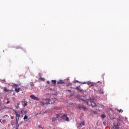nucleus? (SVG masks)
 <instances>
[{
    "label": "nucleus",
    "mask_w": 129,
    "mask_h": 129,
    "mask_svg": "<svg viewBox=\"0 0 129 129\" xmlns=\"http://www.w3.org/2000/svg\"><path fill=\"white\" fill-rule=\"evenodd\" d=\"M30 97L31 98H32V99H33L34 100H37V101L40 100V98L35 96L34 95H31L30 96Z\"/></svg>",
    "instance_id": "obj_7"
},
{
    "label": "nucleus",
    "mask_w": 129,
    "mask_h": 129,
    "mask_svg": "<svg viewBox=\"0 0 129 129\" xmlns=\"http://www.w3.org/2000/svg\"><path fill=\"white\" fill-rule=\"evenodd\" d=\"M83 125H84V122H81L80 124L79 125L77 126V128L79 129L80 128V127H82V126H83Z\"/></svg>",
    "instance_id": "obj_9"
},
{
    "label": "nucleus",
    "mask_w": 129,
    "mask_h": 129,
    "mask_svg": "<svg viewBox=\"0 0 129 129\" xmlns=\"http://www.w3.org/2000/svg\"><path fill=\"white\" fill-rule=\"evenodd\" d=\"M14 112L15 113L16 118L20 119V117H21V112L18 111H14Z\"/></svg>",
    "instance_id": "obj_4"
},
{
    "label": "nucleus",
    "mask_w": 129,
    "mask_h": 129,
    "mask_svg": "<svg viewBox=\"0 0 129 129\" xmlns=\"http://www.w3.org/2000/svg\"><path fill=\"white\" fill-rule=\"evenodd\" d=\"M24 111V113H25V114L27 113V111Z\"/></svg>",
    "instance_id": "obj_34"
},
{
    "label": "nucleus",
    "mask_w": 129,
    "mask_h": 129,
    "mask_svg": "<svg viewBox=\"0 0 129 129\" xmlns=\"http://www.w3.org/2000/svg\"><path fill=\"white\" fill-rule=\"evenodd\" d=\"M68 91H69L70 92L71 91L70 90H68Z\"/></svg>",
    "instance_id": "obj_39"
},
{
    "label": "nucleus",
    "mask_w": 129,
    "mask_h": 129,
    "mask_svg": "<svg viewBox=\"0 0 129 129\" xmlns=\"http://www.w3.org/2000/svg\"><path fill=\"white\" fill-rule=\"evenodd\" d=\"M81 100L84 101L85 103H86L87 105H90L92 106V107H94L96 105V103L94 102V99L90 98L89 100H84L83 99L81 98ZM90 103V104H89Z\"/></svg>",
    "instance_id": "obj_2"
},
{
    "label": "nucleus",
    "mask_w": 129,
    "mask_h": 129,
    "mask_svg": "<svg viewBox=\"0 0 129 129\" xmlns=\"http://www.w3.org/2000/svg\"><path fill=\"white\" fill-rule=\"evenodd\" d=\"M0 122L2 124H3V122H2V120L0 119Z\"/></svg>",
    "instance_id": "obj_35"
},
{
    "label": "nucleus",
    "mask_w": 129,
    "mask_h": 129,
    "mask_svg": "<svg viewBox=\"0 0 129 129\" xmlns=\"http://www.w3.org/2000/svg\"><path fill=\"white\" fill-rule=\"evenodd\" d=\"M78 108L79 109H83V110H86V109H87V108H86V107H84L83 105L78 106Z\"/></svg>",
    "instance_id": "obj_8"
},
{
    "label": "nucleus",
    "mask_w": 129,
    "mask_h": 129,
    "mask_svg": "<svg viewBox=\"0 0 129 129\" xmlns=\"http://www.w3.org/2000/svg\"><path fill=\"white\" fill-rule=\"evenodd\" d=\"M38 127H39V128L44 129V128H43V127H42L40 125H38Z\"/></svg>",
    "instance_id": "obj_28"
},
{
    "label": "nucleus",
    "mask_w": 129,
    "mask_h": 129,
    "mask_svg": "<svg viewBox=\"0 0 129 129\" xmlns=\"http://www.w3.org/2000/svg\"><path fill=\"white\" fill-rule=\"evenodd\" d=\"M38 114H42V113H39V114H37V115H38Z\"/></svg>",
    "instance_id": "obj_36"
},
{
    "label": "nucleus",
    "mask_w": 129,
    "mask_h": 129,
    "mask_svg": "<svg viewBox=\"0 0 129 129\" xmlns=\"http://www.w3.org/2000/svg\"><path fill=\"white\" fill-rule=\"evenodd\" d=\"M23 119H24V120H26V119H28V116L25 115L24 116V118H23Z\"/></svg>",
    "instance_id": "obj_18"
},
{
    "label": "nucleus",
    "mask_w": 129,
    "mask_h": 129,
    "mask_svg": "<svg viewBox=\"0 0 129 129\" xmlns=\"http://www.w3.org/2000/svg\"><path fill=\"white\" fill-rule=\"evenodd\" d=\"M117 120L122 121V120H123V117H122V116H119L118 118H117Z\"/></svg>",
    "instance_id": "obj_10"
},
{
    "label": "nucleus",
    "mask_w": 129,
    "mask_h": 129,
    "mask_svg": "<svg viewBox=\"0 0 129 129\" xmlns=\"http://www.w3.org/2000/svg\"><path fill=\"white\" fill-rule=\"evenodd\" d=\"M15 91H16V92H20V88H15Z\"/></svg>",
    "instance_id": "obj_15"
},
{
    "label": "nucleus",
    "mask_w": 129,
    "mask_h": 129,
    "mask_svg": "<svg viewBox=\"0 0 129 129\" xmlns=\"http://www.w3.org/2000/svg\"><path fill=\"white\" fill-rule=\"evenodd\" d=\"M58 115H60V114H57L56 117H53L52 119V121L53 122L57 121L58 119H60V117H59Z\"/></svg>",
    "instance_id": "obj_5"
},
{
    "label": "nucleus",
    "mask_w": 129,
    "mask_h": 129,
    "mask_svg": "<svg viewBox=\"0 0 129 129\" xmlns=\"http://www.w3.org/2000/svg\"><path fill=\"white\" fill-rule=\"evenodd\" d=\"M77 81V82H78V81Z\"/></svg>",
    "instance_id": "obj_41"
},
{
    "label": "nucleus",
    "mask_w": 129,
    "mask_h": 129,
    "mask_svg": "<svg viewBox=\"0 0 129 129\" xmlns=\"http://www.w3.org/2000/svg\"><path fill=\"white\" fill-rule=\"evenodd\" d=\"M99 93L100 94H103L104 92H103V89H100L99 90Z\"/></svg>",
    "instance_id": "obj_13"
},
{
    "label": "nucleus",
    "mask_w": 129,
    "mask_h": 129,
    "mask_svg": "<svg viewBox=\"0 0 129 129\" xmlns=\"http://www.w3.org/2000/svg\"><path fill=\"white\" fill-rule=\"evenodd\" d=\"M6 116H8V115H6Z\"/></svg>",
    "instance_id": "obj_40"
},
{
    "label": "nucleus",
    "mask_w": 129,
    "mask_h": 129,
    "mask_svg": "<svg viewBox=\"0 0 129 129\" xmlns=\"http://www.w3.org/2000/svg\"><path fill=\"white\" fill-rule=\"evenodd\" d=\"M14 86H15V87H18V85L16 84H14Z\"/></svg>",
    "instance_id": "obj_23"
},
{
    "label": "nucleus",
    "mask_w": 129,
    "mask_h": 129,
    "mask_svg": "<svg viewBox=\"0 0 129 129\" xmlns=\"http://www.w3.org/2000/svg\"><path fill=\"white\" fill-rule=\"evenodd\" d=\"M15 107H16V109H18V108H19V106L17 105V106H16Z\"/></svg>",
    "instance_id": "obj_31"
},
{
    "label": "nucleus",
    "mask_w": 129,
    "mask_h": 129,
    "mask_svg": "<svg viewBox=\"0 0 129 129\" xmlns=\"http://www.w3.org/2000/svg\"><path fill=\"white\" fill-rule=\"evenodd\" d=\"M39 79H40V80H41L42 81H44V80H45V79H44V78H40Z\"/></svg>",
    "instance_id": "obj_22"
},
{
    "label": "nucleus",
    "mask_w": 129,
    "mask_h": 129,
    "mask_svg": "<svg viewBox=\"0 0 129 129\" xmlns=\"http://www.w3.org/2000/svg\"><path fill=\"white\" fill-rule=\"evenodd\" d=\"M23 111H24V110H22L21 111H20V114H22V113H23Z\"/></svg>",
    "instance_id": "obj_29"
},
{
    "label": "nucleus",
    "mask_w": 129,
    "mask_h": 129,
    "mask_svg": "<svg viewBox=\"0 0 129 129\" xmlns=\"http://www.w3.org/2000/svg\"><path fill=\"white\" fill-rule=\"evenodd\" d=\"M20 126V124H16V127H19Z\"/></svg>",
    "instance_id": "obj_26"
},
{
    "label": "nucleus",
    "mask_w": 129,
    "mask_h": 129,
    "mask_svg": "<svg viewBox=\"0 0 129 129\" xmlns=\"http://www.w3.org/2000/svg\"><path fill=\"white\" fill-rule=\"evenodd\" d=\"M57 84H64L65 83L64 82L62 81V80H60L58 82H57Z\"/></svg>",
    "instance_id": "obj_12"
},
{
    "label": "nucleus",
    "mask_w": 129,
    "mask_h": 129,
    "mask_svg": "<svg viewBox=\"0 0 129 129\" xmlns=\"http://www.w3.org/2000/svg\"><path fill=\"white\" fill-rule=\"evenodd\" d=\"M88 85H89V87H90L91 86H93L94 85L93 83L88 81L87 83Z\"/></svg>",
    "instance_id": "obj_11"
},
{
    "label": "nucleus",
    "mask_w": 129,
    "mask_h": 129,
    "mask_svg": "<svg viewBox=\"0 0 129 129\" xmlns=\"http://www.w3.org/2000/svg\"><path fill=\"white\" fill-rule=\"evenodd\" d=\"M51 82H52V83H53V84H55L56 83V82H57V81H56V80H52L51 81Z\"/></svg>",
    "instance_id": "obj_17"
},
{
    "label": "nucleus",
    "mask_w": 129,
    "mask_h": 129,
    "mask_svg": "<svg viewBox=\"0 0 129 129\" xmlns=\"http://www.w3.org/2000/svg\"><path fill=\"white\" fill-rule=\"evenodd\" d=\"M111 111L112 112V109H110Z\"/></svg>",
    "instance_id": "obj_38"
},
{
    "label": "nucleus",
    "mask_w": 129,
    "mask_h": 129,
    "mask_svg": "<svg viewBox=\"0 0 129 129\" xmlns=\"http://www.w3.org/2000/svg\"><path fill=\"white\" fill-rule=\"evenodd\" d=\"M19 120H20V119L16 118V124H19Z\"/></svg>",
    "instance_id": "obj_19"
},
{
    "label": "nucleus",
    "mask_w": 129,
    "mask_h": 129,
    "mask_svg": "<svg viewBox=\"0 0 129 129\" xmlns=\"http://www.w3.org/2000/svg\"><path fill=\"white\" fill-rule=\"evenodd\" d=\"M58 117H59L61 120H62V121H63V122H64V121H69V118H68V117L67 116V115L65 114L63 115H61V114H59V115H58Z\"/></svg>",
    "instance_id": "obj_3"
},
{
    "label": "nucleus",
    "mask_w": 129,
    "mask_h": 129,
    "mask_svg": "<svg viewBox=\"0 0 129 129\" xmlns=\"http://www.w3.org/2000/svg\"><path fill=\"white\" fill-rule=\"evenodd\" d=\"M123 112V110L120 109V110H119V112L120 113V112Z\"/></svg>",
    "instance_id": "obj_27"
},
{
    "label": "nucleus",
    "mask_w": 129,
    "mask_h": 129,
    "mask_svg": "<svg viewBox=\"0 0 129 129\" xmlns=\"http://www.w3.org/2000/svg\"><path fill=\"white\" fill-rule=\"evenodd\" d=\"M80 86H77L76 87L75 89H76V90L77 91H80V92H81L83 94H84V90L83 89H80Z\"/></svg>",
    "instance_id": "obj_6"
},
{
    "label": "nucleus",
    "mask_w": 129,
    "mask_h": 129,
    "mask_svg": "<svg viewBox=\"0 0 129 129\" xmlns=\"http://www.w3.org/2000/svg\"><path fill=\"white\" fill-rule=\"evenodd\" d=\"M109 117H110V119H113V118H111V116H110V114H109Z\"/></svg>",
    "instance_id": "obj_24"
},
{
    "label": "nucleus",
    "mask_w": 129,
    "mask_h": 129,
    "mask_svg": "<svg viewBox=\"0 0 129 129\" xmlns=\"http://www.w3.org/2000/svg\"><path fill=\"white\" fill-rule=\"evenodd\" d=\"M4 91H5V92H7L8 91H9V90H8V89H7L5 87L4 88Z\"/></svg>",
    "instance_id": "obj_21"
},
{
    "label": "nucleus",
    "mask_w": 129,
    "mask_h": 129,
    "mask_svg": "<svg viewBox=\"0 0 129 129\" xmlns=\"http://www.w3.org/2000/svg\"><path fill=\"white\" fill-rule=\"evenodd\" d=\"M2 80H3V81H6L5 79Z\"/></svg>",
    "instance_id": "obj_37"
},
{
    "label": "nucleus",
    "mask_w": 129,
    "mask_h": 129,
    "mask_svg": "<svg viewBox=\"0 0 129 129\" xmlns=\"http://www.w3.org/2000/svg\"><path fill=\"white\" fill-rule=\"evenodd\" d=\"M30 86H34V84L33 83H31Z\"/></svg>",
    "instance_id": "obj_25"
},
{
    "label": "nucleus",
    "mask_w": 129,
    "mask_h": 129,
    "mask_svg": "<svg viewBox=\"0 0 129 129\" xmlns=\"http://www.w3.org/2000/svg\"><path fill=\"white\" fill-rule=\"evenodd\" d=\"M8 103H10V101H8L6 103V104H8Z\"/></svg>",
    "instance_id": "obj_32"
},
{
    "label": "nucleus",
    "mask_w": 129,
    "mask_h": 129,
    "mask_svg": "<svg viewBox=\"0 0 129 129\" xmlns=\"http://www.w3.org/2000/svg\"><path fill=\"white\" fill-rule=\"evenodd\" d=\"M43 101H40V105H46V104H53L56 102L57 99L56 98H45L42 99Z\"/></svg>",
    "instance_id": "obj_1"
},
{
    "label": "nucleus",
    "mask_w": 129,
    "mask_h": 129,
    "mask_svg": "<svg viewBox=\"0 0 129 129\" xmlns=\"http://www.w3.org/2000/svg\"><path fill=\"white\" fill-rule=\"evenodd\" d=\"M17 106H19V105H20V103L17 102Z\"/></svg>",
    "instance_id": "obj_30"
},
{
    "label": "nucleus",
    "mask_w": 129,
    "mask_h": 129,
    "mask_svg": "<svg viewBox=\"0 0 129 129\" xmlns=\"http://www.w3.org/2000/svg\"><path fill=\"white\" fill-rule=\"evenodd\" d=\"M101 118H102V119H104V118H105V117H106L105 115H104V114H102V115H101Z\"/></svg>",
    "instance_id": "obj_16"
},
{
    "label": "nucleus",
    "mask_w": 129,
    "mask_h": 129,
    "mask_svg": "<svg viewBox=\"0 0 129 129\" xmlns=\"http://www.w3.org/2000/svg\"><path fill=\"white\" fill-rule=\"evenodd\" d=\"M80 83H81V84H87L88 82H80Z\"/></svg>",
    "instance_id": "obj_20"
},
{
    "label": "nucleus",
    "mask_w": 129,
    "mask_h": 129,
    "mask_svg": "<svg viewBox=\"0 0 129 129\" xmlns=\"http://www.w3.org/2000/svg\"><path fill=\"white\" fill-rule=\"evenodd\" d=\"M47 83H48V84H49V83H50V81H47Z\"/></svg>",
    "instance_id": "obj_33"
},
{
    "label": "nucleus",
    "mask_w": 129,
    "mask_h": 129,
    "mask_svg": "<svg viewBox=\"0 0 129 129\" xmlns=\"http://www.w3.org/2000/svg\"><path fill=\"white\" fill-rule=\"evenodd\" d=\"M23 106L24 107H25V106H27V105H28V103L26 101H24L23 102Z\"/></svg>",
    "instance_id": "obj_14"
}]
</instances>
